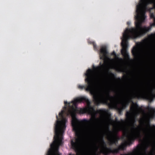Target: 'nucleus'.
<instances>
[{
  "label": "nucleus",
  "instance_id": "1",
  "mask_svg": "<svg viewBox=\"0 0 155 155\" xmlns=\"http://www.w3.org/2000/svg\"><path fill=\"white\" fill-rule=\"evenodd\" d=\"M71 109L68 111V115H70L72 117L71 124L77 138L72 139L71 144L72 148L78 154L80 151V146L82 140V133L80 126L85 127L86 133L88 135H93V130L90 126L94 121L97 120L96 117L99 114L102 117H110L108 110L101 109L95 110L94 107L90 105L89 100L86 97H77L71 102Z\"/></svg>",
  "mask_w": 155,
  "mask_h": 155
},
{
  "label": "nucleus",
  "instance_id": "2",
  "mask_svg": "<svg viewBox=\"0 0 155 155\" xmlns=\"http://www.w3.org/2000/svg\"><path fill=\"white\" fill-rule=\"evenodd\" d=\"M144 18H143L142 14H136L135 18L136 21H135V28H132L130 29L127 28L123 34V39L122 40V48L121 53L124 58L127 60L130 59V56L127 52L128 47V40L130 38L135 39L139 37L149 31L152 26H155V16L153 13H151L150 17L153 18V23L151 24L150 26H142V23L144 22L146 16L145 15Z\"/></svg>",
  "mask_w": 155,
  "mask_h": 155
},
{
  "label": "nucleus",
  "instance_id": "3",
  "mask_svg": "<svg viewBox=\"0 0 155 155\" xmlns=\"http://www.w3.org/2000/svg\"><path fill=\"white\" fill-rule=\"evenodd\" d=\"M100 66L95 67L93 66V70L91 69H87L85 74L86 78L85 82L87 83V85H79L78 88L81 90L84 89L85 91H89L91 94L93 96V101L95 104L97 105H100V101L104 93L97 92L96 90L95 84L94 81V72H101L104 70L105 65L104 64L100 63Z\"/></svg>",
  "mask_w": 155,
  "mask_h": 155
},
{
  "label": "nucleus",
  "instance_id": "4",
  "mask_svg": "<svg viewBox=\"0 0 155 155\" xmlns=\"http://www.w3.org/2000/svg\"><path fill=\"white\" fill-rule=\"evenodd\" d=\"M54 124V140L51 144L46 155H61L59 152L60 146L63 143V134L65 129L66 119H57Z\"/></svg>",
  "mask_w": 155,
  "mask_h": 155
},
{
  "label": "nucleus",
  "instance_id": "5",
  "mask_svg": "<svg viewBox=\"0 0 155 155\" xmlns=\"http://www.w3.org/2000/svg\"><path fill=\"white\" fill-rule=\"evenodd\" d=\"M135 122V121L134 120L131 124L132 133L130 135H127V140L124 143H122L117 148L113 150L110 148H109L108 150L106 151V153L105 155H108L111 153L113 154L118 153L120 150H124L127 145H130L132 144L135 140L141 138V134L140 127L138 126L136 127Z\"/></svg>",
  "mask_w": 155,
  "mask_h": 155
},
{
  "label": "nucleus",
  "instance_id": "6",
  "mask_svg": "<svg viewBox=\"0 0 155 155\" xmlns=\"http://www.w3.org/2000/svg\"><path fill=\"white\" fill-rule=\"evenodd\" d=\"M140 3L137 5L136 14H142L143 18L146 11L149 12L150 15L152 10L155 12V1L154 0H140Z\"/></svg>",
  "mask_w": 155,
  "mask_h": 155
},
{
  "label": "nucleus",
  "instance_id": "7",
  "mask_svg": "<svg viewBox=\"0 0 155 155\" xmlns=\"http://www.w3.org/2000/svg\"><path fill=\"white\" fill-rule=\"evenodd\" d=\"M102 96L100 101V104H103L107 105L110 108L117 109L119 113L122 111L123 109L120 107H118V101H113L112 99H110L115 97L110 95L109 92H106Z\"/></svg>",
  "mask_w": 155,
  "mask_h": 155
},
{
  "label": "nucleus",
  "instance_id": "8",
  "mask_svg": "<svg viewBox=\"0 0 155 155\" xmlns=\"http://www.w3.org/2000/svg\"><path fill=\"white\" fill-rule=\"evenodd\" d=\"M155 95V94L153 92L152 90L151 93L149 94L147 93L144 89H141L133 93L131 95V97L133 98L138 99L144 98L151 101L153 100V96Z\"/></svg>",
  "mask_w": 155,
  "mask_h": 155
},
{
  "label": "nucleus",
  "instance_id": "9",
  "mask_svg": "<svg viewBox=\"0 0 155 155\" xmlns=\"http://www.w3.org/2000/svg\"><path fill=\"white\" fill-rule=\"evenodd\" d=\"M131 53L135 59H138L140 58L141 55L140 51L138 47L134 46L132 50Z\"/></svg>",
  "mask_w": 155,
  "mask_h": 155
},
{
  "label": "nucleus",
  "instance_id": "10",
  "mask_svg": "<svg viewBox=\"0 0 155 155\" xmlns=\"http://www.w3.org/2000/svg\"><path fill=\"white\" fill-rule=\"evenodd\" d=\"M100 53V59H104L108 58V52L105 46H103L101 48Z\"/></svg>",
  "mask_w": 155,
  "mask_h": 155
},
{
  "label": "nucleus",
  "instance_id": "11",
  "mask_svg": "<svg viewBox=\"0 0 155 155\" xmlns=\"http://www.w3.org/2000/svg\"><path fill=\"white\" fill-rule=\"evenodd\" d=\"M115 98H110L113 100V101H118V104H120L121 107H120L123 110L125 109L127 107L128 104L125 101H120V98L121 97V95L118 94L117 97L114 96Z\"/></svg>",
  "mask_w": 155,
  "mask_h": 155
},
{
  "label": "nucleus",
  "instance_id": "12",
  "mask_svg": "<svg viewBox=\"0 0 155 155\" xmlns=\"http://www.w3.org/2000/svg\"><path fill=\"white\" fill-rule=\"evenodd\" d=\"M110 135L109 136L108 140H109L110 144L112 145L113 144H116L118 142V138L117 136H115L113 135V133L110 131H109Z\"/></svg>",
  "mask_w": 155,
  "mask_h": 155
},
{
  "label": "nucleus",
  "instance_id": "13",
  "mask_svg": "<svg viewBox=\"0 0 155 155\" xmlns=\"http://www.w3.org/2000/svg\"><path fill=\"white\" fill-rule=\"evenodd\" d=\"M99 141L102 145V152L105 155L106 153V151L108 150V149H109V148L107 147L106 143L104 140L103 137L102 135L100 136L99 139Z\"/></svg>",
  "mask_w": 155,
  "mask_h": 155
},
{
  "label": "nucleus",
  "instance_id": "14",
  "mask_svg": "<svg viewBox=\"0 0 155 155\" xmlns=\"http://www.w3.org/2000/svg\"><path fill=\"white\" fill-rule=\"evenodd\" d=\"M132 105L130 107V110L132 112H136L139 111L140 110H142L144 111V110L140 108L137 103L132 102Z\"/></svg>",
  "mask_w": 155,
  "mask_h": 155
},
{
  "label": "nucleus",
  "instance_id": "15",
  "mask_svg": "<svg viewBox=\"0 0 155 155\" xmlns=\"http://www.w3.org/2000/svg\"><path fill=\"white\" fill-rule=\"evenodd\" d=\"M149 111V114L151 117H153L155 116V109L148 107L147 108Z\"/></svg>",
  "mask_w": 155,
  "mask_h": 155
},
{
  "label": "nucleus",
  "instance_id": "16",
  "mask_svg": "<svg viewBox=\"0 0 155 155\" xmlns=\"http://www.w3.org/2000/svg\"><path fill=\"white\" fill-rule=\"evenodd\" d=\"M146 137L148 139H150L151 137V132L149 130H147L144 132Z\"/></svg>",
  "mask_w": 155,
  "mask_h": 155
},
{
  "label": "nucleus",
  "instance_id": "17",
  "mask_svg": "<svg viewBox=\"0 0 155 155\" xmlns=\"http://www.w3.org/2000/svg\"><path fill=\"white\" fill-rule=\"evenodd\" d=\"M112 121L113 122H114V121L113 120H112ZM114 122L117 123L119 125L123 124H124L125 122L122 119H121L120 120V121H119L118 120V119L117 118H116Z\"/></svg>",
  "mask_w": 155,
  "mask_h": 155
},
{
  "label": "nucleus",
  "instance_id": "18",
  "mask_svg": "<svg viewBox=\"0 0 155 155\" xmlns=\"http://www.w3.org/2000/svg\"><path fill=\"white\" fill-rule=\"evenodd\" d=\"M147 126L150 128H151L152 129L155 130V125H153L152 126L150 125V121L149 120L147 123Z\"/></svg>",
  "mask_w": 155,
  "mask_h": 155
},
{
  "label": "nucleus",
  "instance_id": "19",
  "mask_svg": "<svg viewBox=\"0 0 155 155\" xmlns=\"http://www.w3.org/2000/svg\"><path fill=\"white\" fill-rule=\"evenodd\" d=\"M111 55H114V56L116 58H117V59H118L120 61H123V59L122 58H118V57H117L116 54V53L114 51H113L111 53Z\"/></svg>",
  "mask_w": 155,
  "mask_h": 155
},
{
  "label": "nucleus",
  "instance_id": "20",
  "mask_svg": "<svg viewBox=\"0 0 155 155\" xmlns=\"http://www.w3.org/2000/svg\"><path fill=\"white\" fill-rule=\"evenodd\" d=\"M92 44L93 46L94 49L96 51H98L97 47L95 43V42H92Z\"/></svg>",
  "mask_w": 155,
  "mask_h": 155
},
{
  "label": "nucleus",
  "instance_id": "21",
  "mask_svg": "<svg viewBox=\"0 0 155 155\" xmlns=\"http://www.w3.org/2000/svg\"><path fill=\"white\" fill-rule=\"evenodd\" d=\"M92 44L93 46L94 49L96 51H98L97 47L95 43V42H92Z\"/></svg>",
  "mask_w": 155,
  "mask_h": 155
},
{
  "label": "nucleus",
  "instance_id": "22",
  "mask_svg": "<svg viewBox=\"0 0 155 155\" xmlns=\"http://www.w3.org/2000/svg\"><path fill=\"white\" fill-rule=\"evenodd\" d=\"M140 147L139 146L137 149H136L134 150V153L137 154L140 151Z\"/></svg>",
  "mask_w": 155,
  "mask_h": 155
},
{
  "label": "nucleus",
  "instance_id": "23",
  "mask_svg": "<svg viewBox=\"0 0 155 155\" xmlns=\"http://www.w3.org/2000/svg\"><path fill=\"white\" fill-rule=\"evenodd\" d=\"M114 68L116 70L118 71H122V69L120 67H117V66H115Z\"/></svg>",
  "mask_w": 155,
  "mask_h": 155
},
{
  "label": "nucleus",
  "instance_id": "24",
  "mask_svg": "<svg viewBox=\"0 0 155 155\" xmlns=\"http://www.w3.org/2000/svg\"><path fill=\"white\" fill-rule=\"evenodd\" d=\"M130 116V113L129 112H127L126 114V116L127 117H129Z\"/></svg>",
  "mask_w": 155,
  "mask_h": 155
},
{
  "label": "nucleus",
  "instance_id": "25",
  "mask_svg": "<svg viewBox=\"0 0 155 155\" xmlns=\"http://www.w3.org/2000/svg\"><path fill=\"white\" fill-rule=\"evenodd\" d=\"M117 80L119 81H121V79L120 78H117Z\"/></svg>",
  "mask_w": 155,
  "mask_h": 155
},
{
  "label": "nucleus",
  "instance_id": "26",
  "mask_svg": "<svg viewBox=\"0 0 155 155\" xmlns=\"http://www.w3.org/2000/svg\"><path fill=\"white\" fill-rule=\"evenodd\" d=\"M64 104L65 105H66L67 104H69L68 103L67 101H64Z\"/></svg>",
  "mask_w": 155,
  "mask_h": 155
},
{
  "label": "nucleus",
  "instance_id": "27",
  "mask_svg": "<svg viewBox=\"0 0 155 155\" xmlns=\"http://www.w3.org/2000/svg\"><path fill=\"white\" fill-rule=\"evenodd\" d=\"M92 42H94L93 41H89L88 42V43H89V44H92Z\"/></svg>",
  "mask_w": 155,
  "mask_h": 155
},
{
  "label": "nucleus",
  "instance_id": "28",
  "mask_svg": "<svg viewBox=\"0 0 155 155\" xmlns=\"http://www.w3.org/2000/svg\"><path fill=\"white\" fill-rule=\"evenodd\" d=\"M127 75H124L123 76V78H127Z\"/></svg>",
  "mask_w": 155,
  "mask_h": 155
},
{
  "label": "nucleus",
  "instance_id": "29",
  "mask_svg": "<svg viewBox=\"0 0 155 155\" xmlns=\"http://www.w3.org/2000/svg\"><path fill=\"white\" fill-rule=\"evenodd\" d=\"M130 24V22H127V25H129Z\"/></svg>",
  "mask_w": 155,
  "mask_h": 155
},
{
  "label": "nucleus",
  "instance_id": "30",
  "mask_svg": "<svg viewBox=\"0 0 155 155\" xmlns=\"http://www.w3.org/2000/svg\"><path fill=\"white\" fill-rule=\"evenodd\" d=\"M110 74L112 76L114 77V74L113 73H111Z\"/></svg>",
  "mask_w": 155,
  "mask_h": 155
},
{
  "label": "nucleus",
  "instance_id": "31",
  "mask_svg": "<svg viewBox=\"0 0 155 155\" xmlns=\"http://www.w3.org/2000/svg\"><path fill=\"white\" fill-rule=\"evenodd\" d=\"M147 147L145 148V151H146V150H147Z\"/></svg>",
  "mask_w": 155,
  "mask_h": 155
},
{
  "label": "nucleus",
  "instance_id": "32",
  "mask_svg": "<svg viewBox=\"0 0 155 155\" xmlns=\"http://www.w3.org/2000/svg\"><path fill=\"white\" fill-rule=\"evenodd\" d=\"M141 122H143V121L142 120V121H141ZM140 122H141V121H140Z\"/></svg>",
  "mask_w": 155,
  "mask_h": 155
}]
</instances>
